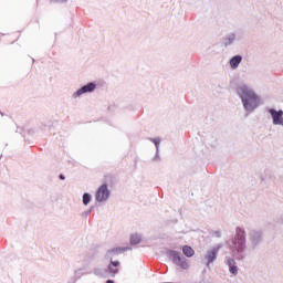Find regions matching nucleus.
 <instances>
[{"label":"nucleus","instance_id":"obj_2","mask_svg":"<svg viewBox=\"0 0 283 283\" xmlns=\"http://www.w3.org/2000/svg\"><path fill=\"white\" fill-rule=\"evenodd\" d=\"M229 248L235 255V260H244L247 258V230L242 227L235 229L234 237L229 243Z\"/></svg>","mask_w":283,"mask_h":283},{"label":"nucleus","instance_id":"obj_20","mask_svg":"<svg viewBox=\"0 0 283 283\" xmlns=\"http://www.w3.org/2000/svg\"><path fill=\"white\" fill-rule=\"evenodd\" d=\"M111 266L118 269V266H120V262L119 261H111Z\"/></svg>","mask_w":283,"mask_h":283},{"label":"nucleus","instance_id":"obj_1","mask_svg":"<svg viewBox=\"0 0 283 283\" xmlns=\"http://www.w3.org/2000/svg\"><path fill=\"white\" fill-rule=\"evenodd\" d=\"M237 94L239 98H241L247 116H249V114H253V112L262 105V97H260V95H258V93L247 84L237 86Z\"/></svg>","mask_w":283,"mask_h":283},{"label":"nucleus","instance_id":"obj_24","mask_svg":"<svg viewBox=\"0 0 283 283\" xmlns=\"http://www.w3.org/2000/svg\"><path fill=\"white\" fill-rule=\"evenodd\" d=\"M105 283H114V280H107Z\"/></svg>","mask_w":283,"mask_h":283},{"label":"nucleus","instance_id":"obj_15","mask_svg":"<svg viewBox=\"0 0 283 283\" xmlns=\"http://www.w3.org/2000/svg\"><path fill=\"white\" fill-rule=\"evenodd\" d=\"M93 273L96 275V277H109L107 274V269L105 268H95Z\"/></svg>","mask_w":283,"mask_h":283},{"label":"nucleus","instance_id":"obj_17","mask_svg":"<svg viewBox=\"0 0 283 283\" xmlns=\"http://www.w3.org/2000/svg\"><path fill=\"white\" fill-rule=\"evenodd\" d=\"M82 202L85 207L92 202V195L90 192H85L82 197Z\"/></svg>","mask_w":283,"mask_h":283},{"label":"nucleus","instance_id":"obj_14","mask_svg":"<svg viewBox=\"0 0 283 283\" xmlns=\"http://www.w3.org/2000/svg\"><path fill=\"white\" fill-rule=\"evenodd\" d=\"M176 266H179L180 269H184L187 271L189 269V260L187 258L182 256V254L179 255V259H177V263H175Z\"/></svg>","mask_w":283,"mask_h":283},{"label":"nucleus","instance_id":"obj_3","mask_svg":"<svg viewBox=\"0 0 283 283\" xmlns=\"http://www.w3.org/2000/svg\"><path fill=\"white\" fill-rule=\"evenodd\" d=\"M250 240V249L255 251L260 244H262V240H264V234L260 230H251L249 233Z\"/></svg>","mask_w":283,"mask_h":283},{"label":"nucleus","instance_id":"obj_23","mask_svg":"<svg viewBox=\"0 0 283 283\" xmlns=\"http://www.w3.org/2000/svg\"><path fill=\"white\" fill-rule=\"evenodd\" d=\"M60 180H65V176L64 175H60Z\"/></svg>","mask_w":283,"mask_h":283},{"label":"nucleus","instance_id":"obj_18","mask_svg":"<svg viewBox=\"0 0 283 283\" xmlns=\"http://www.w3.org/2000/svg\"><path fill=\"white\" fill-rule=\"evenodd\" d=\"M142 241L143 237H140V234H133L130 237V244H140Z\"/></svg>","mask_w":283,"mask_h":283},{"label":"nucleus","instance_id":"obj_7","mask_svg":"<svg viewBox=\"0 0 283 283\" xmlns=\"http://www.w3.org/2000/svg\"><path fill=\"white\" fill-rule=\"evenodd\" d=\"M268 113L270 114L272 118L273 125H279L283 127V111L282 109H275V108H268Z\"/></svg>","mask_w":283,"mask_h":283},{"label":"nucleus","instance_id":"obj_10","mask_svg":"<svg viewBox=\"0 0 283 283\" xmlns=\"http://www.w3.org/2000/svg\"><path fill=\"white\" fill-rule=\"evenodd\" d=\"M150 143H154L156 147V154L155 157L153 158L154 163H158L160 160V138H149Z\"/></svg>","mask_w":283,"mask_h":283},{"label":"nucleus","instance_id":"obj_11","mask_svg":"<svg viewBox=\"0 0 283 283\" xmlns=\"http://www.w3.org/2000/svg\"><path fill=\"white\" fill-rule=\"evenodd\" d=\"M237 34L233 32L228 33L224 38H223V42L222 44L224 45V48H229L230 45H233V43H235V39H237Z\"/></svg>","mask_w":283,"mask_h":283},{"label":"nucleus","instance_id":"obj_19","mask_svg":"<svg viewBox=\"0 0 283 283\" xmlns=\"http://www.w3.org/2000/svg\"><path fill=\"white\" fill-rule=\"evenodd\" d=\"M106 271H107V275L112 273L113 274L112 276L114 277V275L118 273V268H115L114 265H112V263H109Z\"/></svg>","mask_w":283,"mask_h":283},{"label":"nucleus","instance_id":"obj_5","mask_svg":"<svg viewBox=\"0 0 283 283\" xmlns=\"http://www.w3.org/2000/svg\"><path fill=\"white\" fill-rule=\"evenodd\" d=\"M109 196H112V191H109L107 184H103L95 192V200L96 202H107Z\"/></svg>","mask_w":283,"mask_h":283},{"label":"nucleus","instance_id":"obj_13","mask_svg":"<svg viewBox=\"0 0 283 283\" xmlns=\"http://www.w3.org/2000/svg\"><path fill=\"white\" fill-rule=\"evenodd\" d=\"M240 63H242V55H234L229 61L231 70H238Z\"/></svg>","mask_w":283,"mask_h":283},{"label":"nucleus","instance_id":"obj_9","mask_svg":"<svg viewBox=\"0 0 283 283\" xmlns=\"http://www.w3.org/2000/svg\"><path fill=\"white\" fill-rule=\"evenodd\" d=\"M224 264L228 266L231 275H238L240 269L238 268V262L233 256H226Z\"/></svg>","mask_w":283,"mask_h":283},{"label":"nucleus","instance_id":"obj_12","mask_svg":"<svg viewBox=\"0 0 283 283\" xmlns=\"http://www.w3.org/2000/svg\"><path fill=\"white\" fill-rule=\"evenodd\" d=\"M166 255H167L168 260H170V262H172V264H176L178 262L181 253L176 250H168L166 252Z\"/></svg>","mask_w":283,"mask_h":283},{"label":"nucleus","instance_id":"obj_8","mask_svg":"<svg viewBox=\"0 0 283 283\" xmlns=\"http://www.w3.org/2000/svg\"><path fill=\"white\" fill-rule=\"evenodd\" d=\"M132 248H122V247H117V248H112L108 249L104 255L105 260H114V258H116V255H120L122 253H125V251H130Z\"/></svg>","mask_w":283,"mask_h":283},{"label":"nucleus","instance_id":"obj_21","mask_svg":"<svg viewBox=\"0 0 283 283\" xmlns=\"http://www.w3.org/2000/svg\"><path fill=\"white\" fill-rule=\"evenodd\" d=\"M213 234L216 238H222V232L220 230L214 231Z\"/></svg>","mask_w":283,"mask_h":283},{"label":"nucleus","instance_id":"obj_25","mask_svg":"<svg viewBox=\"0 0 283 283\" xmlns=\"http://www.w3.org/2000/svg\"><path fill=\"white\" fill-rule=\"evenodd\" d=\"M85 213H86V216H90V213H92V211H91V210H88V211H86Z\"/></svg>","mask_w":283,"mask_h":283},{"label":"nucleus","instance_id":"obj_4","mask_svg":"<svg viewBox=\"0 0 283 283\" xmlns=\"http://www.w3.org/2000/svg\"><path fill=\"white\" fill-rule=\"evenodd\" d=\"M221 249H222V245L219 244L206 251V254L203 255V260L206 262L207 269H209V266H211V264H213V262L218 260V253H220Z\"/></svg>","mask_w":283,"mask_h":283},{"label":"nucleus","instance_id":"obj_16","mask_svg":"<svg viewBox=\"0 0 283 283\" xmlns=\"http://www.w3.org/2000/svg\"><path fill=\"white\" fill-rule=\"evenodd\" d=\"M182 253L184 255H186V258H193V255L196 254V251L192 250V248L189 245H184Z\"/></svg>","mask_w":283,"mask_h":283},{"label":"nucleus","instance_id":"obj_6","mask_svg":"<svg viewBox=\"0 0 283 283\" xmlns=\"http://www.w3.org/2000/svg\"><path fill=\"white\" fill-rule=\"evenodd\" d=\"M95 90H96V83L90 82L86 85H83L82 87H80L77 91H75L72 94V98H81L83 94H92V92H94Z\"/></svg>","mask_w":283,"mask_h":283},{"label":"nucleus","instance_id":"obj_22","mask_svg":"<svg viewBox=\"0 0 283 283\" xmlns=\"http://www.w3.org/2000/svg\"><path fill=\"white\" fill-rule=\"evenodd\" d=\"M52 3H67V0H51Z\"/></svg>","mask_w":283,"mask_h":283}]
</instances>
